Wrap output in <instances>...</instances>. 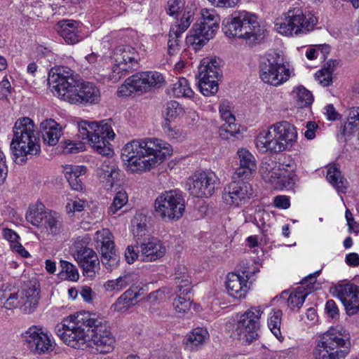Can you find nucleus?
<instances>
[{
    "label": "nucleus",
    "instance_id": "1",
    "mask_svg": "<svg viewBox=\"0 0 359 359\" xmlns=\"http://www.w3.org/2000/svg\"><path fill=\"white\" fill-rule=\"evenodd\" d=\"M57 334L67 346L83 349L95 348L100 353H109L115 347L116 339L108 323L86 311L70 315L63 320Z\"/></svg>",
    "mask_w": 359,
    "mask_h": 359
},
{
    "label": "nucleus",
    "instance_id": "2",
    "mask_svg": "<svg viewBox=\"0 0 359 359\" xmlns=\"http://www.w3.org/2000/svg\"><path fill=\"white\" fill-rule=\"evenodd\" d=\"M172 147L157 138H142L127 143L121 150V159L128 172L150 170L172 156Z\"/></svg>",
    "mask_w": 359,
    "mask_h": 359
},
{
    "label": "nucleus",
    "instance_id": "3",
    "mask_svg": "<svg viewBox=\"0 0 359 359\" xmlns=\"http://www.w3.org/2000/svg\"><path fill=\"white\" fill-rule=\"evenodd\" d=\"M48 82L54 95L70 104H95L100 101V93L95 84L80 83L77 75L68 67L52 69Z\"/></svg>",
    "mask_w": 359,
    "mask_h": 359
},
{
    "label": "nucleus",
    "instance_id": "4",
    "mask_svg": "<svg viewBox=\"0 0 359 359\" xmlns=\"http://www.w3.org/2000/svg\"><path fill=\"white\" fill-rule=\"evenodd\" d=\"M297 139V128L289 121H281L260 131L255 138V145L260 153L273 155L292 151Z\"/></svg>",
    "mask_w": 359,
    "mask_h": 359
},
{
    "label": "nucleus",
    "instance_id": "5",
    "mask_svg": "<svg viewBox=\"0 0 359 359\" xmlns=\"http://www.w3.org/2000/svg\"><path fill=\"white\" fill-rule=\"evenodd\" d=\"M11 149L15 156V162L18 164L24 163L27 156H36L40 153L39 134L31 118L22 117L15 121Z\"/></svg>",
    "mask_w": 359,
    "mask_h": 359
},
{
    "label": "nucleus",
    "instance_id": "6",
    "mask_svg": "<svg viewBox=\"0 0 359 359\" xmlns=\"http://www.w3.org/2000/svg\"><path fill=\"white\" fill-rule=\"evenodd\" d=\"M76 126L79 137L83 140H86L95 151L106 156L113 154L109 141L114 139L115 133L110 120H80Z\"/></svg>",
    "mask_w": 359,
    "mask_h": 359
},
{
    "label": "nucleus",
    "instance_id": "7",
    "mask_svg": "<svg viewBox=\"0 0 359 359\" xmlns=\"http://www.w3.org/2000/svg\"><path fill=\"white\" fill-rule=\"evenodd\" d=\"M351 343L341 327L330 328L315 342L313 359H345L349 354Z\"/></svg>",
    "mask_w": 359,
    "mask_h": 359
},
{
    "label": "nucleus",
    "instance_id": "8",
    "mask_svg": "<svg viewBox=\"0 0 359 359\" xmlns=\"http://www.w3.org/2000/svg\"><path fill=\"white\" fill-rule=\"evenodd\" d=\"M222 31L229 37H238L252 43L262 34L257 17L245 11L233 12L224 19Z\"/></svg>",
    "mask_w": 359,
    "mask_h": 359
},
{
    "label": "nucleus",
    "instance_id": "9",
    "mask_svg": "<svg viewBox=\"0 0 359 359\" xmlns=\"http://www.w3.org/2000/svg\"><path fill=\"white\" fill-rule=\"evenodd\" d=\"M318 22L312 13L304 11L300 8H290L275 21V28L281 35L297 36L313 31Z\"/></svg>",
    "mask_w": 359,
    "mask_h": 359
},
{
    "label": "nucleus",
    "instance_id": "10",
    "mask_svg": "<svg viewBox=\"0 0 359 359\" xmlns=\"http://www.w3.org/2000/svg\"><path fill=\"white\" fill-rule=\"evenodd\" d=\"M144 52V46L137 43H134L133 46L123 44L116 47L111 57V71L108 76L109 81L116 83L125 76L127 72L137 66Z\"/></svg>",
    "mask_w": 359,
    "mask_h": 359
},
{
    "label": "nucleus",
    "instance_id": "11",
    "mask_svg": "<svg viewBox=\"0 0 359 359\" xmlns=\"http://www.w3.org/2000/svg\"><path fill=\"white\" fill-rule=\"evenodd\" d=\"M259 75L262 82L278 87L294 76V70L288 62L284 61L277 53L266 54L259 66Z\"/></svg>",
    "mask_w": 359,
    "mask_h": 359
},
{
    "label": "nucleus",
    "instance_id": "12",
    "mask_svg": "<svg viewBox=\"0 0 359 359\" xmlns=\"http://www.w3.org/2000/svg\"><path fill=\"white\" fill-rule=\"evenodd\" d=\"M201 18L189 32L187 43L195 50H200L214 38L219 27L220 18L213 8H202Z\"/></svg>",
    "mask_w": 359,
    "mask_h": 359
},
{
    "label": "nucleus",
    "instance_id": "13",
    "mask_svg": "<svg viewBox=\"0 0 359 359\" xmlns=\"http://www.w3.org/2000/svg\"><path fill=\"white\" fill-rule=\"evenodd\" d=\"M259 172L263 180L276 189H291L297 181L294 165H278L268 160L262 161Z\"/></svg>",
    "mask_w": 359,
    "mask_h": 359
},
{
    "label": "nucleus",
    "instance_id": "14",
    "mask_svg": "<svg viewBox=\"0 0 359 359\" xmlns=\"http://www.w3.org/2000/svg\"><path fill=\"white\" fill-rule=\"evenodd\" d=\"M154 212L164 221H177L185 211V200L181 191L169 190L161 193L154 200Z\"/></svg>",
    "mask_w": 359,
    "mask_h": 359
},
{
    "label": "nucleus",
    "instance_id": "15",
    "mask_svg": "<svg viewBox=\"0 0 359 359\" xmlns=\"http://www.w3.org/2000/svg\"><path fill=\"white\" fill-rule=\"evenodd\" d=\"M196 10V4L191 0H168L166 13L176 20L171 27V34L182 35L192 22Z\"/></svg>",
    "mask_w": 359,
    "mask_h": 359
},
{
    "label": "nucleus",
    "instance_id": "16",
    "mask_svg": "<svg viewBox=\"0 0 359 359\" xmlns=\"http://www.w3.org/2000/svg\"><path fill=\"white\" fill-rule=\"evenodd\" d=\"M220 60L217 57H205L198 65V88L206 97L215 95L219 89L221 76Z\"/></svg>",
    "mask_w": 359,
    "mask_h": 359
},
{
    "label": "nucleus",
    "instance_id": "17",
    "mask_svg": "<svg viewBox=\"0 0 359 359\" xmlns=\"http://www.w3.org/2000/svg\"><path fill=\"white\" fill-rule=\"evenodd\" d=\"M90 241L88 235L76 238L72 250L74 259L83 269V274L93 278L96 271L99 269L100 262L96 252L88 246Z\"/></svg>",
    "mask_w": 359,
    "mask_h": 359
},
{
    "label": "nucleus",
    "instance_id": "18",
    "mask_svg": "<svg viewBox=\"0 0 359 359\" xmlns=\"http://www.w3.org/2000/svg\"><path fill=\"white\" fill-rule=\"evenodd\" d=\"M22 339L27 348L36 354H44L55 348V340L51 333L40 325H32L22 334Z\"/></svg>",
    "mask_w": 359,
    "mask_h": 359
},
{
    "label": "nucleus",
    "instance_id": "19",
    "mask_svg": "<svg viewBox=\"0 0 359 359\" xmlns=\"http://www.w3.org/2000/svg\"><path fill=\"white\" fill-rule=\"evenodd\" d=\"M219 182V177L214 172H196L187 180L188 190L194 196L208 198L215 193Z\"/></svg>",
    "mask_w": 359,
    "mask_h": 359
},
{
    "label": "nucleus",
    "instance_id": "20",
    "mask_svg": "<svg viewBox=\"0 0 359 359\" xmlns=\"http://www.w3.org/2000/svg\"><path fill=\"white\" fill-rule=\"evenodd\" d=\"M262 313L263 311L259 306H252L241 315L236 324V332L248 343L258 338L259 320Z\"/></svg>",
    "mask_w": 359,
    "mask_h": 359
},
{
    "label": "nucleus",
    "instance_id": "21",
    "mask_svg": "<svg viewBox=\"0 0 359 359\" xmlns=\"http://www.w3.org/2000/svg\"><path fill=\"white\" fill-rule=\"evenodd\" d=\"M253 195L252 186L243 181H232L227 184L222 193L224 203L232 208H239L246 203Z\"/></svg>",
    "mask_w": 359,
    "mask_h": 359
},
{
    "label": "nucleus",
    "instance_id": "22",
    "mask_svg": "<svg viewBox=\"0 0 359 359\" xmlns=\"http://www.w3.org/2000/svg\"><path fill=\"white\" fill-rule=\"evenodd\" d=\"M343 304L348 316L359 314V287L352 283H339L330 290Z\"/></svg>",
    "mask_w": 359,
    "mask_h": 359
},
{
    "label": "nucleus",
    "instance_id": "23",
    "mask_svg": "<svg viewBox=\"0 0 359 359\" xmlns=\"http://www.w3.org/2000/svg\"><path fill=\"white\" fill-rule=\"evenodd\" d=\"M219 114L225 123L219 129V135L224 139L235 137L240 133L239 127L235 123V116L232 114V105L226 100L219 104Z\"/></svg>",
    "mask_w": 359,
    "mask_h": 359
},
{
    "label": "nucleus",
    "instance_id": "24",
    "mask_svg": "<svg viewBox=\"0 0 359 359\" xmlns=\"http://www.w3.org/2000/svg\"><path fill=\"white\" fill-rule=\"evenodd\" d=\"M228 294L236 299H243L250 290V283L240 273H229L225 281Z\"/></svg>",
    "mask_w": 359,
    "mask_h": 359
},
{
    "label": "nucleus",
    "instance_id": "25",
    "mask_svg": "<svg viewBox=\"0 0 359 359\" xmlns=\"http://www.w3.org/2000/svg\"><path fill=\"white\" fill-rule=\"evenodd\" d=\"M140 261L154 262L165 255L166 249L158 238L152 237L140 245Z\"/></svg>",
    "mask_w": 359,
    "mask_h": 359
},
{
    "label": "nucleus",
    "instance_id": "26",
    "mask_svg": "<svg viewBox=\"0 0 359 359\" xmlns=\"http://www.w3.org/2000/svg\"><path fill=\"white\" fill-rule=\"evenodd\" d=\"M97 175L105 189H110L116 184L120 172L113 161L107 159L98 168Z\"/></svg>",
    "mask_w": 359,
    "mask_h": 359
},
{
    "label": "nucleus",
    "instance_id": "27",
    "mask_svg": "<svg viewBox=\"0 0 359 359\" xmlns=\"http://www.w3.org/2000/svg\"><path fill=\"white\" fill-rule=\"evenodd\" d=\"M41 130L43 142L49 146H55L62 134V128L53 119H46L41 123Z\"/></svg>",
    "mask_w": 359,
    "mask_h": 359
},
{
    "label": "nucleus",
    "instance_id": "28",
    "mask_svg": "<svg viewBox=\"0 0 359 359\" xmlns=\"http://www.w3.org/2000/svg\"><path fill=\"white\" fill-rule=\"evenodd\" d=\"M39 230L53 236L61 234L64 231L62 216L58 212L50 210Z\"/></svg>",
    "mask_w": 359,
    "mask_h": 359
},
{
    "label": "nucleus",
    "instance_id": "29",
    "mask_svg": "<svg viewBox=\"0 0 359 359\" xmlns=\"http://www.w3.org/2000/svg\"><path fill=\"white\" fill-rule=\"evenodd\" d=\"M86 172V168L83 165H65L63 166V172L70 187L75 191H81L83 184L81 176Z\"/></svg>",
    "mask_w": 359,
    "mask_h": 359
},
{
    "label": "nucleus",
    "instance_id": "30",
    "mask_svg": "<svg viewBox=\"0 0 359 359\" xmlns=\"http://www.w3.org/2000/svg\"><path fill=\"white\" fill-rule=\"evenodd\" d=\"M50 212V210L47 209L41 202L36 201L29 205L26 213V219L39 229Z\"/></svg>",
    "mask_w": 359,
    "mask_h": 359
},
{
    "label": "nucleus",
    "instance_id": "31",
    "mask_svg": "<svg viewBox=\"0 0 359 359\" xmlns=\"http://www.w3.org/2000/svg\"><path fill=\"white\" fill-rule=\"evenodd\" d=\"M135 276L131 273H125L117 278L108 280L103 284L106 292L118 294L126 287L135 283Z\"/></svg>",
    "mask_w": 359,
    "mask_h": 359
},
{
    "label": "nucleus",
    "instance_id": "32",
    "mask_svg": "<svg viewBox=\"0 0 359 359\" xmlns=\"http://www.w3.org/2000/svg\"><path fill=\"white\" fill-rule=\"evenodd\" d=\"M209 338V332L203 327H196L184 337V344L189 351H196Z\"/></svg>",
    "mask_w": 359,
    "mask_h": 359
},
{
    "label": "nucleus",
    "instance_id": "33",
    "mask_svg": "<svg viewBox=\"0 0 359 359\" xmlns=\"http://www.w3.org/2000/svg\"><path fill=\"white\" fill-rule=\"evenodd\" d=\"M79 25L75 20H62L57 23V30L67 43L74 44L80 40L77 31Z\"/></svg>",
    "mask_w": 359,
    "mask_h": 359
},
{
    "label": "nucleus",
    "instance_id": "34",
    "mask_svg": "<svg viewBox=\"0 0 359 359\" xmlns=\"http://www.w3.org/2000/svg\"><path fill=\"white\" fill-rule=\"evenodd\" d=\"M39 290L34 287H27L21 290V310L32 313L38 306Z\"/></svg>",
    "mask_w": 359,
    "mask_h": 359
},
{
    "label": "nucleus",
    "instance_id": "35",
    "mask_svg": "<svg viewBox=\"0 0 359 359\" xmlns=\"http://www.w3.org/2000/svg\"><path fill=\"white\" fill-rule=\"evenodd\" d=\"M174 278L179 292L187 295L191 292V277L187 268L184 265H177L175 269Z\"/></svg>",
    "mask_w": 359,
    "mask_h": 359
},
{
    "label": "nucleus",
    "instance_id": "36",
    "mask_svg": "<svg viewBox=\"0 0 359 359\" xmlns=\"http://www.w3.org/2000/svg\"><path fill=\"white\" fill-rule=\"evenodd\" d=\"M1 234L3 238L9 243L10 248L13 252L22 257L27 258L30 256L28 251L20 243V237L15 231L11 229L3 228Z\"/></svg>",
    "mask_w": 359,
    "mask_h": 359
},
{
    "label": "nucleus",
    "instance_id": "37",
    "mask_svg": "<svg viewBox=\"0 0 359 359\" xmlns=\"http://www.w3.org/2000/svg\"><path fill=\"white\" fill-rule=\"evenodd\" d=\"M138 294H134L133 287H130L113 304L114 310L119 313L127 311L135 304V301L138 298Z\"/></svg>",
    "mask_w": 359,
    "mask_h": 359
},
{
    "label": "nucleus",
    "instance_id": "38",
    "mask_svg": "<svg viewBox=\"0 0 359 359\" xmlns=\"http://www.w3.org/2000/svg\"><path fill=\"white\" fill-rule=\"evenodd\" d=\"M326 179L338 193L346 192L348 182L341 176L340 170L336 166L330 165L327 167Z\"/></svg>",
    "mask_w": 359,
    "mask_h": 359
},
{
    "label": "nucleus",
    "instance_id": "39",
    "mask_svg": "<svg viewBox=\"0 0 359 359\" xmlns=\"http://www.w3.org/2000/svg\"><path fill=\"white\" fill-rule=\"evenodd\" d=\"M243 213L245 222H252L259 228L264 226L265 215L267 214L262 207H247L243 210Z\"/></svg>",
    "mask_w": 359,
    "mask_h": 359
},
{
    "label": "nucleus",
    "instance_id": "40",
    "mask_svg": "<svg viewBox=\"0 0 359 359\" xmlns=\"http://www.w3.org/2000/svg\"><path fill=\"white\" fill-rule=\"evenodd\" d=\"M292 95L296 104L301 108L309 106L313 101L312 93L303 86L294 87Z\"/></svg>",
    "mask_w": 359,
    "mask_h": 359
},
{
    "label": "nucleus",
    "instance_id": "41",
    "mask_svg": "<svg viewBox=\"0 0 359 359\" xmlns=\"http://www.w3.org/2000/svg\"><path fill=\"white\" fill-rule=\"evenodd\" d=\"M282 316L283 313L281 310L273 309L269 314L267 321L269 330L280 341L283 340V337L280 332Z\"/></svg>",
    "mask_w": 359,
    "mask_h": 359
},
{
    "label": "nucleus",
    "instance_id": "42",
    "mask_svg": "<svg viewBox=\"0 0 359 359\" xmlns=\"http://www.w3.org/2000/svg\"><path fill=\"white\" fill-rule=\"evenodd\" d=\"M94 238L100 251L112 249L114 247V236L108 229L97 231Z\"/></svg>",
    "mask_w": 359,
    "mask_h": 359
},
{
    "label": "nucleus",
    "instance_id": "43",
    "mask_svg": "<svg viewBox=\"0 0 359 359\" xmlns=\"http://www.w3.org/2000/svg\"><path fill=\"white\" fill-rule=\"evenodd\" d=\"M359 130V107H354L348 110L347 122L344 126V134L350 136Z\"/></svg>",
    "mask_w": 359,
    "mask_h": 359
},
{
    "label": "nucleus",
    "instance_id": "44",
    "mask_svg": "<svg viewBox=\"0 0 359 359\" xmlns=\"http://www.w3.org/2000/svg\"><path fill=\"white\" fill-rule=\"evenodd\" d=\"M172 92L173 95L176 97L191 98L194 94L188 81L184 77L179 78L177 81L173 83Z\"/></svg>",
    "mask_w": 359,
    "mask_h": 359
},
{
    "label": "nucleus",
    "instance_id": "45",
    "mask_svg": "<svg viewBox=\"0 0 359 359\" xmlns=\"http://www.w3.org/2000/svg\"><path fill=\"white\" fill-rule=\"evenodd\" d=\"M186 113L184 109L177 102L172 100L168 102L163 111V115L166 121H172L180 118Z\"/></svg>",
    "mask_w": 359,
    "mask_h": 359
},
{
    "label": "nucleus",
    "instance_id": "46",
    "mask_svg": "<svg viewBox=\"0 0 359 359\" xmlns=\"http://www.w3.org/2000/svg\"><path fill=\"white\" fill-rule=\"evenodd\" d=\"M147 217L142 213H136L131 221V231L135 237H140L145 235L147 231Z\"/></svg>",
    "mask_w": 359,
    "mask_h": 359
},
{
    "label": "nucleus",
    "instance_id": "47",
    "mask_svg": "<svg viewBox=\"0 0 359 359\" xmlns=\"http://www.w3.org/2000/svg\"><path fill=\"white\" fill-rule=\"evenodd\" d=\"M308 292L303 287H298L294 291L292 292L287 299V305L292 309H299L304 304Z\"/></svg>",
    "mask_w": 359,
    "mask_h": 359
},
{
    "label": "nucleus",
    "instance_id": "48",
    "mask_svg": "<svg viewBox=\"0 0 359 359\" xmlns=\"http://www.w3.org/2000/svg\"><path fill=\"white\" fill-rule=\"evenodd\" d=\"M100 252L102 254V263L107 269L112 271L118 266L120 258L116 254L114 247L112 249L109 248L107 250H102Z\"/></svg>",
    "mask_w": 359,
    "mask_h": 359
},
{
    "label": "nucleus",
    "instance_id": "49",
    "mask_svg": "<svg viewBox=\"0 0 359 359\" xmlns=\"http://www.w3.org/2000/svg\"><path fill=\"white\" fill-rule=\"evenodd\" d=\"M236 158L239 165L257 168L255 157L246 148L241 147L237 150Z\"/></svg>",
    "mask_w": 359,
    "mask_h": 359
},
{
    "label": "nucleus",
    "instance_id": "50",
    "mask_svg": "<svg viewBox=\"0 0 359 359\" xmlns=\"http://www.w3.org/2000/svg\"><path fill=\"white\" fill-rule=\"evenodd\" d=\"M237 272L240 273L250 283L255 280L253 277L259 272V265L254 261H249L243 263Z\"/></svg>",
    "mask_w": 359,
    "mask_h": 359
},
{
    "label": "nucleus",
    "instance_id": "51",
    "mask_svg": "<svg viewBox=\"0 0 359 359\" xmlns=\"http://www.w3.org/2000/svg\"><path fill=\"white\" fill-rule=\"evenodd\" d=\"M128 201V196L126 191L120 190L114 196V200L108 208V214L115 215L121 210Z\"/></svg>",
    "mask_w": 359,
    "mask_h": 359
},
{
    "label": "nucleus",
    "instance_id": "52",
    "mask_svg": "<svg viewBox=\"0 0 359 359\" xmlns=\"http://www.w3.org/2000/svg\"><path fill=\"white\" fill-rule=\"evenodd\" d=\"M148 90L151 88H161L165 84V78L155 71L144 72Z\"/></svg>",
    "mask_w": 359,
    "mask_h": 359
},
{
    "label": "nucleus",
    "instance_id": "53",
    "mask_svg": "<svg viewBox=\"0 0 359 359\" xmlns=\"http://www.w3.org/2000/svg\"><path fill=\"white\" fill-rule=\"evenodd\" d=\"M164 130L170 140H173L178 142L186 140L188 136L186 130L177 127L172 128L169 124L164 127Z\"/></svg>",
    "mask_w": 359,
    "mask_h": 359
},
{
    "label": "nucleus",
    "instance_id": "54",
    "mask_svg": "<svg viewBox=\"0 0 359 359\" xmlns=\"http://www.w3.org/2000/svg\"><path fill=\"white\" fill-rule=\"evenodd\" d=\"M320 270L315 271L313 273L309 275L302 281V286L308 294L311 293L314 290H319L321 286L319 283L317 282V277L320 273Z\"/></svg>",
    "mask_w": 359,
    "mask_h": 359
},
{
    "label": "nucleus",
    "instance_id": "55",
    "mask_svg": "<svg viewBox=\"0 0 359 359\" xmlns=\"http://www.w3.org/2000/svg\"><path fill=\"white\" fill-rule=\"evenodd\" d=\"M87 205L88 202L86 200L74 198L68 199L65 209L67 214H74L83 211Z\"/></svg>",
    "mask_w": 359,
    "mask_h": 359
},
{
    "label": "nucleus",
    "instance_id": "56",
    "mask_svg": "<svg viewBox=\"0 0 359 359\" xmlns=\"http://www.w3.org/2000/svg\"><path fill=\"white\" fill-rule=\"evenodd\" d=\"M128 81L132 83L135 92L148 91L144 72L131 76L128 78Z\"/></svg>",
    "mask_w": 359,
    "mask_h": 359
},
{
    "label": "nucleus",
    "instance_id": "57",
    "mask_svg": "<svg viewBox=\"0 0 359 359\" xmlns=\"http://www.w3.org/2000/svg\"><path fill=\"white\" fill-rule=\"evenodd\" d=\"M180 292V294L174 299L172 305L176 312L184 314L189 311L191 302L189 298L182 297V294Z\"/></svg>",
    "mask_w": 359,
    "mask_h": 359
},
{
    "label": "nucleus",
    "instance_id": "58",
    "mask_svg": "<svg viewBox=\"0 0 359 359\" xmlns=\"http://www.w3.org/2000/svg\"><path fill=\"white\" fill-rule=\"evenodd\" d=\"M62 272L65 273V278L69 281L75 282L79 280V274L76 267L67 261H61Z\"/></svg>",
    "mask_w": 359,
    "mask_h": 359
},
{
    "label": "nucleus",
    "instance_id": "59",
    "mask_svg": "<svg viewBox=\"0 0 359 359\" xmlns=\"http://www.w3.org/2000/svg\"><path fill=\"white\" fill-rule=\"evenodd\" d=\"M17 307L21 309V291L17 290L15 287L11 293L8 301L5 306L7 309H12Z\"/></svg>",
    "mask_w": 359,
    "mask_h": 359
},
{
    "label": "nucleus",
    "instance_id": "60",
    "mask_svg": "<svg viewBox=\"0 0 359 359\" xmlns=\"http://www.w3.org/2000/svg\"><path fill=\"white\" fill-rule=\"evenodd\" d=\"M12 90L9 78L6 75L0 82V99H8V96L11 94Z\"/></svg>",
    "mask_w": 359,
    "mask_h": 359
},
{
    "label": "nucleus",
    "instance_id": "61",
    "mask_svg": "<svg viewBox=\"0 0 359 359\" xmlns=\"http://www.w3.org/2000/svg\"><path fill=\"white\" fill-rule=\"evenodd\" d=\"M170 294V292L168 288L163 287L156 291L151 292L148 295V300L151 303H156L158 301H161L165 299L167 296L168 297Z\"/></svg>",
    "mask_w": 359,
    "mask_h": 359
},
{
    "label": "nucleus",
    "instance_id": "62",
    "mask_svg": "<svg viewBox=\"0 0 359 359\" xmlns=\"http://www.w3.org/2000/svg\"><path fill=\"white\" fill-rule=\"evenodd\" d=\"M85 149V145L81 142L68 140L65 142L64 151L65 153H77Z\"/></svg>",
    "mask_w": 359,
    "mask_h": 359
},
{
    "label": "nucleus",
    "instance_id": "63",
    "mask_svg": "<svg viewBox=\"0 0 359 359\" xmlns=\"http://www.w3.org/2000/svg\"><path fill=\"white\" fill-rule=\"evenodd\" d=\"M257 168H251V167H244L242 165H239L238 168H236L234 172V177L238 178L241 180H245L250 177L252 174L256 170Z\"/></svg>",
    "mask_w": 359,
    "mask_h": 359
},
{
    "label": "nucleus",
    "instance_id": "64",
    "mask_svg": "<svg viewBox=\"0 0 359 359\" xmlns=\"http://www.w3.org/2000/svg\"><path fill=\"white\" fill-rule=\"evenodd\" d=\"M135 250V246L129 245L126 250L125 257L128 264H133L135 260H140V247Z\"/></svg>",
    "mask_w": 359,
    "mask_h": 359
}]
</instances>
